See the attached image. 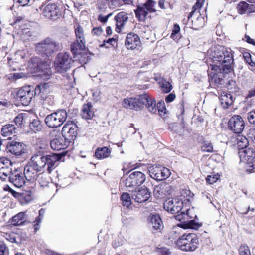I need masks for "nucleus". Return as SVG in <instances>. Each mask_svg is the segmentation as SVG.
<instances>
[{
  "instance_id": "9",
  "label": "nucleus",
  "mask_w": 255,
  "mask_h": 255,
  "mask_svg": "<svg viewBox=\"0 0 255 255\" xmlns=\"http://www.w3.org/2000/svg\"><path fill=\"white\" fill-rule=\"evenodd\" d=\"M146 180L145 175L140 171H134L126 179H122V183L127 188H133L142 184Z\"/></svg>"
},
{
  "instance_id": "10",
  "label": "nucleus",
  "mask_w": 255,
  "mask_h": 255,
  "mask_svg": "<svg viewBox=\"0 0 255 255\" xmlns=\"http://www.w3.org/2000/svg\"><path fill=\"white\" fill-rule=\"evenodd\" d=\"M156 2L152 0H147L142 5H138L134 12L136 16L140 21H144L147 18L148 13L156 11L154 7Z\"/></svg>"
},
{
  "instance_id": "4",
  "label": "nucleus",
  "mask_w": 255,
  "mask_h": 255,
  "mask_svg": "<svg viewBox=\"0 0 255 255\" xmlns=\"http://www.w3.org/2000/svg\"><path fill=\"white\" fill-rule=\"evenodd\" d=\"M163 206L166 211L172 214L179 213L180 212V214H178L176 216V218L178 220L185 219L186 216L189 217L190 219L194 218L193 216L190 215L192 210L186 209L185 210L186 212V214L184 213V211H181L183 203L181 199L179 198H168L165 201Z\"/></svg>"
},
{
  "instance_id": "7",
  "label": "nucleus",
  "mask_w": 255,
  "mask_h": 255,
  "mask_svg": "<svg viewBox=\"0 0 255 255\" xmlns=\"http://www.w3.org/2000/svg\"><path fill=\"white\" fill-rule=\"evenodd\" d=\"M74 62V60L69 53H60L54 61V67L57 72L63 73L69 70Z\"/></svg>"
},
{
  "instance_id": "47",
  "label": "nucleus",
  "mask_w": 255,
  "mask_h": 255,
  "mask_svg": "<svg viewBox=\"0 0 255 255\" xmlns=\"http://www.w3.org/2000/svg\"><path fill=\"white\" fill-rule=\"evenodd\" d=\"M201 150L203 152H212L213 146L209 141H204L201 146Z\"/></svg>"
},
{
  "instance_id": "39",
  "label": "nucleus",
  "mask_w": 255,
  "mask_h": 255,
  "mask_svg": "<svg viewBox=\"0 0 255 255\" xmlns=\"http://www.w3.org/2000/svg\"><path fill=\"white\" fill-rule=\"evenodd\" d=\"M237 144L239 148L243 150L245 149H247L249 141L245 136L239 135L237 138Z\"/></svg>"
},
{
  "instance_id": "1",
  "label": "nucleus",
  "mask_w": 255,
  "mask_h": 255,
  "mask_svg": "<svg viewBox=\"0 0 255 255\" xmlns=\"http://www.w3.org/2000/svg\"><path fill=\"white\" fill-rule=\"evenodd\" d=\"M213 64L211 69L217 73H228L232 71L233 56L232 50L223 46L216 45L210 49Z\"/></svg>"
},
{
  "instance_id": "41",
  "label": "nucleus",
  "mask_w": 255,
  "mask_h": 255,
  "mask_svg": "<svg viewBox=\"0 0 255 255\" xmlns=\"http://www.w3.org/2000/svg\"><path fill=\"white\" fill-rule=\"evenodd\" d=\"M216 72V73L211 72L209 74V75L211 77L209 79L210 81L217 85L222 84L223 79L222 78L219 77L217 74L218 73L217 72Z\"/></svg>"
},
{
  "instance_id": "52",
  "label": "nucleus",
  "mask_w": 255,
  "mask_h": 255,
  "mask_svg": "<svg viewBox=\"0 0 255 255\" xmlns=\"http://www.w3.org/2000/svg\"><path fill=\"white\" fill-rule=\"evenodd\" d=\"M187 224L186 228H191L194 229H197L199 228L201 225L198 223L196 222L194 220H191L189 221H187Z\"/></svg>"
},
{
  "instance_id": "45",
  "label": "nucleus",
  "mask_w": 255,
  "mask_h": 255,
  "mask_svg": "<svg viewBox=\"0 0 255 255\" xmlns=\"http://www.w3.org/2000/svg\"><path fill=\"white\" fill-rule=\"evenodd\" d=\"M239 255H251L248 246L246 244H241L238 249Z\"/></svg>"
},
{
  "instance_id": "15",
  "label": "nucleus",
  "mask_w": 255,
  "mask_h": 255,
  "mask_svg": "<svg viewBox=\"0 0 255 255\" xmlns=\"http://www.w3.org/2000/svg\"><path fill=\"white\" fill-rule=\"evenodd\" d=\"M228 127L233 132L240 133L244 129L245 122L241 116L235 115L230 118L228 122Z\"/></svg>"
},
{
  "instance_id": "43",
  "label": "nucleus",
  "mask_w": 255,
  "mask_h": 255,
  "mask_svg": "<svg viewBox=\"0 0 255 255\" xmlns=\"http://www.w3.org/2000/svg\"><path fill=\"white\" fill-rule=\"evenodd\" d=\"M180 31V28L179 25L177 24H175L170 37L174 40H178L180 37L179 34Z\"/></svg>"
},
{
  "instance_id": "38",
  "label": "nucleus",
  "mask_w": 255,
  "mask_h": 255,
  "mask_svg": "<svg viewBox=\"0 0 255 255\" xmlns=\"http://www.w3.org/2000/svg\"><path fill=\"white\" fill-rule=\"evenodd\" d=\"M45 213V210L43 208L39 211V216L35 218L33 222V225L35 232L37 231L40 228V224Z\"/></svg>"
},
{
  "instance_id": "61",
  "label": "nucleus",
  "mask_w": 255,
  "mask_h": 255,
  "mask_svg": "<svg viewBox=\"0 0 255 255\" xmlns=\"http://www.w3.org/2000/svg\"><path fill=\"white\" fill-rule=\"evenodd\" d=\"M34 92L35 95H39L40 93H43L41 86H40V84L36 85V87L35 88Z\"/></svg>"
},
{
  "instance_id": "13",
  "label": "nucleus",
  "mask_w": 255,
  "mask_h": 255,
  "mask_svg": "<svg viewBox=\"0 0 255 255\" xmlns=\"http://www.w3.org/2000/svg\"><path fill=\"white\" fill-rule=\"evenodd\" d=\"M34 88L31 86H24L16 92V99L23 106H27L30 103L34 95Z\"/></svg>"
},
{
  "instance_id": "62",
  "label": "nucleus",
  "mask_w": 255,
  "mask_h": 255,
  "mask_svg": "<svg viewBox=\"0 0 255 255\" xmlns=\"http://www.w3.org/2000/svg\"><path fill=\"white\" fill-rule=\"evenodd\" d=\"M14 1L18 3L22 6H26L29 2V0H14Z\"/></svg>"
},
{
  "instance_id": "19",
  "label": "nucleus",
  "mask_w": 255,
  "mask_h": 255,
  "mask_svg": "<svg viewBox=\"0 0 255 255\" xmlns=\"http://www.w3.org/2000/svg\"><path fill=\"white\" fill-rule=\"evenodd\" d=\"M40 174L41 173L34 168L29 162L24 167V175L25 179L28 181L33 182L37 180Z\"/></svg>"
},
{
  "instance_id": "30",
  "label": "nucleus",
  "mask_w": 255,
  "mask_h": 255,
  "mask_svg": "<svg viewBox=\"0 0 255 255\" xmlns=\"http://www.w3.org/2000/svg\"><path fill=\"white\" fill-rule=\"evenodd\" d=\"M115 19L116 21V28L120 30L127 22L128 17L125 12H121L115 17Z\"/></svg>"
},
{
  "instance_id": "35",
  "label": "nucleus",
  "mask_w": 255,
  "mask_h": 255,
  "mask_svg": "<svg viewBox=\"0 0 255 255\" xmlns=\"http://www.w3.org/2000/svg\"><path fill=\"white\" fill-rule=\"evenodd\" d=\"M27 211L20 212L12 217V224L14 226L22 225L26 220L25 214Z\"/></svg>"
},
{
  "instance_id": "12",
  "label": "nucleus",
  "mask_w": 255,
  "mask_h": 255,
  "mask_svg": "<svg viewBox=\"0 0 255 255\" xmlns=\"http://www.w3.org/2000/svg\"><path fill=\"white\" fill-rule=\"evenodd\" d=\"M61 5L50 2L43 8V15L52 20H56L62 16V10Z\"/></svg>"
},
{
  "instance_id": "40",
  "label": "nucleus",
  "mask_w": 255,
  "mask_h": 255,
  "mask_svg": "<svg viewBox=\"0 0 255 255\" xmlns=\"http://www.w3.org/2000/svg\"><path fill=\"white\" fill-rule=\"evenodd\" d=\"M39 184L41 187H47L49 183L50 179L46 174L43 173L40 174V176L37 178Z\"/></svg>"
},
{
  "instance_id": "3",
  "label": "nucleus",
  "mask_w": 255,
  "mask_h": 255,
  "mask_svg": "<svg viewBox=\"0 0 255 255\" xmlns=\"http://www.w3.org/2000/svg\"><path fill=\"white\" fill-rule=\"evenodd\" d=\"M61 48V44L58 41L49 37L40 41L35 45L37 53L45 58L52 56Z\"/></svg>"
},
{
  "instance_id": "53",
  "label": "nucleus",
  "mask_w": 255,
  "mask_h": 255,
  "mask_svg": "<svg viewBox=\"0 0 255 255\" xmlns=\"http://www.w3.org/2000/svg\"><path fill=\"white\" fill-rule=\"evenodd\" d=\"M247 119L250 123L255 124V109L252 110L247 114Z\"/></svg>"
},
{
  "instance_id": "6",
  "label": "nucleus",
  "mask_w": 255,
  "mask_h": 255,
  "mask_svg": "<svg viewBox=\"0 0 255 255\" xmlns=\"http://www.w3.org/2000/svg\"><path fill=\"white\" fill-rule=\"evenodd\" d=\"M67 117V113L65 109L58 110L47 115L45 119V123L48 127L54 128L61 126Z\"/></svg>"
},
{
  "instance_id": "57",
  "label": "nucleus",
  "mask_w": 255,
  "mask_h": 255,
  "mask_svg": "<svg viewBox=\"0 0 255 255\" xmlns=\"http://www.w3.org/2000/svg\"><path fill=\"white\" fill-rule=\"evenodd\" d=\"M175 95L173 93H170L165 97V101L166 103L172 102L175 98Z\"/></svg>"
},
{
  "instance_id": "17",
  "label": "nucleus",
  "mask_w": 255,
  "mask_h": 255,
  "mask_svg": "<svg viewBox=\"0 0 255 255\" xmlns=\"http://www.w3.org/2000/svg\"><path fill=\"white\" fill-rule=\"evenodd\" d=\"M6 149L12 154L19 156L24 153L25 145L22 142L13 140L7 142Z\"/></svg>"
},
{
  "instance_id": "29",
  "label": "nucleus",
  "mask_w": 255,
  "mask_h": 255,
  "mask_svg": "<svg viewBox=\"0 0 255 255\" xmlns=\"http://www.w3.org/2000/svg\"><path fill=\"white\" fill-rule=\"evenodd\" d=\"M85 42L81 40H77L73 42L71 45V51L75 56L81 53V51L85 48Z\"/></svg>"
},
{
  "instance_id": "37",
  "label": "nucleus",
  "mask_w": 255,
  "mask_h": 255,
  "mask_svg": "<svg viewBox=\"0 0 255 255\" xmlns=\"http://www.w3.org/2000/svg\"><path fill=\"white\" fill-rule=\"evenodd\" d=\"M153 107L154 108L155 111L154 112H150L151 113L155 114L157 111H158L160 115H162V114H165L166 109L165 107V104L163 101H159L156 104V101L154 99Z\"/></svg>"
},
{
  "instance_id": "55",
  "label": "nucleus",
  "mask_w": 255,
  "mask_h": 255,
  "mask_svg": "<svg viewBox=\"0 0 255 255\" xmlns=\"http://www.w3.org/2000/svg\"><path fill=\"white\" fill-rule=\"evenodd\" d=\"M10 102L7 100L0 101V109H4L5 107H8L10 106Z\"/></svg>"
},
{
  "instance_id": "16",
  "label": "nucleus",
  "mask_w": 255,
  "mask_h": 255,
  "mask_svg": "<svg viewBox=\"0 0 255 255\" xmlns=\"http://www.w3.org/2000/svg\"><path fill=\"white\" fill-rule=\"evenodd\" d=\"M12 163L10 160L5 157L0 158V178L5 180L11 174Z\"/></svg>"
},
{
  "instance_id": "48",
  "label": "nucleus",
  "mask_w": 255,
  "mask_h": 255,
  "mask_svg": "<svg viewBox=\"0 0 255 255\" xmlns=\"http://www.w3.org/2000/svg\"><path fill=\"white\" fill-rule=\"evenodd\" d=\"M26 114L21 113L19 114L14 119V122L15 124L18 127H22L23 123V120Z\"/></svg>"
},
{
  "instance_id": "51",
  "label": "nucleus",
  "mask_w": 255,
  "mask_h": 255,
  "mask_svg": "<svg viewBox=\"0 0 255 255\" xmlns=\"http://www.w3.org/2000/svg\"><path fill=\"white\" fill-rule=\"evenodd\" d=\"M243 57L246 62L251 67L255 66V63L253 62L251 58V55L249 53L246 52L243 54Z\"/></svg>"
},
{
  "instance_id": "49",
  "label": "nucleus",
  "mask_w": 255,
  "mask_h": 255,
  "mask_svg": "<svg viewBox=\"0 0 255 255\" xmlns=\"http://www.w3.org/2000/svg\"><path fill=\"white\" fill-rule=\"evenodd\" d=\"M161 87L162 91L166 93L170 92L172 88L171 83L167 81H164L162 83Z\"/></svg>"
},
{
  "instance_id": "60",
  "label": "nucleus",
  "mask_w": 255,
  "mask_h": 255,
  "mask_svg": "<svg viewBox=\"0 0 255 255\" xmlns=\"http://www.w3.org/2000/svg\"><path fill=\"white\" fill-rule=\"evenodd\" d=\"M255 96V86L253 88L250 90L246 96L247 98H251Z\"/></svg>"
},
{
  "instance_id": "14",
  "label": "nucleus",
  "mask_w": 255,
  "mask_h": 255,
  "mask_svg": "<svg viewBox=\"0 0 255 255\" xmlns=\"http://www.w3.org/2000/svg\"><path fill=\"white\" fill-rule=\"evenodd\" d=\"M78 127L72 121L67 122L63 127L62 134L69 143L75 140L77 135Z\"/></svg>"
},
{
  "instance_id": "32",
  "label": "nucleus",
  "mask_w": 255,
  "mask_h": 255,
  "mask_svg": "<svg viewBox=\"0 0 255 255\" xmlns=\"http://www.w3.org/2000/svg\"><path fill=\"white\" fill-rule=\"evenodd\" d=\"M94 115V113L91 104L88 103L83 105L81 112V115L83 118L91 119L93 118Z\"/></svg>"
},
{
  "instance_id": "2",
  "label": "nucleus",
  "mask_w": 255,
  "mask_h": 255,
  "mask_svg": "<svg viewBox=\"0 0 255 255\" xmlns=\"http://www.w3.org/2000/svg\"><path fill=\"white\" fill-rule=\"evenodd\" d=\"M61 158V156L57 154L46 155L36 154L31 157L29 162L41 173H43L47 166V171L50 173L54 168L56 162L59 161Z\"/></svg>"
},
{
  "instance_id": "63",
  "label": "nucleus",
  "mask_w": 255,
  "mask_h": 255,
  "mask_svg": "<svg viewBox=\"0 0 255 255\" xmlns=\"http://www.w3.org/2000/svg\"><path fill=\"white\" fill-rule=\"evenodd\" d=\"M40 85L41 86V88L43 90V93L48 92V91L49 90V89H48L49 85L48 83H42V84H40Z\"/></svg>"
},
{
  "instance_id": "8",
  "label": "nucleus",
  "mask_w": 255,
  "mask_h": 255,
  "mask_svg": "<svg viewBox=\"0 0 255 255\" xmlns=\"http://www.w3.org/2000/svg\"><path fill=\"white\" fill-rule=\"evenodd\" d=\"M241 162L246 164V171L255 172V152L254 149L248 148L239 152Z\"/></svg>"
},
{
  "instance_id": "56",
  "label": "nucleus",
  "mask_w": 255,
  "mask_h": 255,
  "mask_svg": "<svg viewBox=\"0 0 255 255\" xmlns=\"http://www.w3.org/2000/svg\"><path fill=\"white\" fill-rule=\"evenodd\" d=\"M243 40H245L247 43L250 44L255 46V41L254 39L250 38V37L247 35H245L244 36V37L243 38Z\"/></svg>"
},
{
  "instance_id": "64",
  "label": "nucleus",
  "mask_w": 255,
  "mask_h": 255,
  "mask_svg": "<svg viewBox=\"0 0 255 255\" xmlns=\"http://www.w3.org/2000/svg\"><path fill=\"white\" fill-rule=\"evenodd\" d=\"M45 104H48L50 106H52L54 104V101L52 100L50 97H47L45 98L44 100Z\"/></svg>"
},
{
  "instance_id": "58",
  "label": "nucleus",
  "mask_w": 255,
  "mask_h": 255,
  "mask_svg": "<svg viewBox=\"0 0 255 255\" xmlns=\"http://www.w3.org/2000/svg\"><path fill=\"white\" fill-rule=\"evenodd\" d=\"M103 32V29H102V28L101 27H95V28H94L92 30V33L94 34V35H100L102 32Z\"/></svg>"
},
{
  "instance_id": "50",
  "label": "nucleus",
  "mask_w": 255,
  "mask_h": 255,
  "mask_svg": "<svg viewBox=\"0 0 255 255\" xmlns=\"http://www.w3.org/2000/svg\"><path fill=\"white\" fill-rule=\"evenodd\" d=\"M219 178L218 174H212L207 176L206 180L207 183L209 184H213L216 182Z\"/></svg>"
},
{
  "instance_id": "42",
  "label": "nucleus",
  "mask_w": 255,
  "mask_h": 255,
  "mask_svg": "<svg viewBox=\"0 0 255 255\" xmlns=\"http://www.w3.org/2000/svg\"><path fill=\"white\" fill-rule=\"evenodd\" d=\"M121 199L124 206L128 207L131 205V198L128 193H123L121 197Z\"/></svg>"
},
{
  "instance_id": "21",
  "label": "nucleus",
  "mask_w": 255,
  "mask_h": 255,
  "mask_svg": "<svg viewBox=\"0 0 255 255\" xmlns=\"http://www.w3.org/2000/svg\"><path fill=\"white\" fill-rule=\"evenodd\" d=\"M150 197V192L147 188H140L132 193V199L138 203L147 201Z\"/></svg>"
},
{
  "instance_id": "5",
  "label": "nucleus",
  "mask_w": 255,
  "mask_h": 255,
  "mask_svg": "<svg viewBox=\"0 0 255 255\" xmlns=\"http://www.w3.org/2000/svg\"><path fill=\"white\" fill-rule=\"evenodd\" d=\"M198 238L194 233L184 234L176 241L178 248L185 252L195 251L198 248Z\"/></svg>"
},
{
  "instance_id": "25",
  "label": "nucleus",
  "mask_w": 255,
  "mask_h": 255,
  "mask_svg": "<svg viewBox=\"0 0 255 255\" xmlns=\"http://www.w3.org/2000/svg\"><path fill=\"white\" fill-rule=\"evenodd\" d=\"M70 143L64 138L57 137L54 138L50 142L51 148L54 150H61L66 148Z\"/></svg>"
},
{
  "instance_id": "24",
  "label": "nucleus",
  "mask_w": 255,
  "mask_h": 255,
  "mask_svg": "<svg viewBox=\"0 0 255 255\" xmlns=\"http://www.w3.org/2000/svg\"><path fill=\"white\" fill-rule=\"evenodd\" d=\"M149 226L153 231H160L163 227V222L158 214L150 215L148 218Z\"/></svg>"
},
{
  "instance_id": "23",
  "label": "nucleus",
  "mask_w": 255,
  "mask_h": 255,
  "mask_svg": "<svg viewBox=\"0 0 255 255\" xmlns=\"http://www.w3.org/2000/svg\"><path fill=\"white\" fill-rule=\"evenodd\" d=\"M141 44L139 36L134 33H128L126 37L125 45L128 49H134Z\"/></svg>"
},
{
  "instance_id": "33",
  "label": "nucleus",
  "mask_w": 255,
  "mask_h": 255,
  "mask_svg": "<svg viewBox=\"0 0 255 255\" xmlns=\"http://www.w3.org/2000/svg\"><path fill=\"white\" fill-rule=\"evenodd\" d=\"M205 2L204 0H198L196 2L195 5L192 8V11L189 13V16H188V19L192 18V16L194 15H196V16L197 17V18L198 19L203 20V18L201 17H200V10L199 9L201 8L202 5H203Z\"/></svg>"
},
{
  "instance_id": "20",
  "label": "nucleus",
  "mask_w": 255,
  "mask_h": 255,
  "mask_svg": "<svg viewBox=\"0 0 255 255\" xmlns=\"http://www.w3.org/2000/svg\"><path fill=\"white\" fill-rule=\"evenodd\" d=\"M28 60V59L25 52L22 51H18L15 53L13 59L8 58V64L13 70H16L18 68V67L15 65V64H22Z\"/></svg>"
},
{
  "instance_id": "46",
  "label": "nucleus",
  "mask_w": 255,
  "mask_h": 255,
  "mask_svg": "<svg viewBox=\"0 0 255 255\" xmlns=\"http://www.w3.org/2000/svg\"><path fill=\"white\" fill-rule=\"evenodd\" d=\"M110 9H116L123 5L120 0H106Z\"/></svg>"
},
{
  "instance_id": "28",
  "label": "nucleus",
  "mask_w": 255,
  "mask_h": 255,
  "mask_svg": "<svg viewBox=\"0 0 255 255\" xmlns=\"http://www.w3.org/2000/svg\"><path fill=\"white\" fill-rule=\"evenodd\" d=\"M254 7H255V5H249L246 2L242 1L240 2L238 4L237 6V9L239 13L243 14L246 13L255 12V9Z\"/></svg>"
},
{
  "instance_id": "34",
  "label": "nucleus",
  "mask_w": 255,
  "mask_h": 255,
  "mask_svg": "<svg viewBox=\"0 0 255 255\" xmlns=\"http://www.w3.org/2000/svg\"><path fill=\"white\" fill-rule=\"evenodd\" d=\"M111 150L107 147L98 148L95 151V156L98 159H104L108 157Z\"/></svg>"
},
{
  "instance_id": "59",
  "label": "nucleus",
  "mask_w": 255,
  "mask_h": 255,
  "mask_svg": "<svg viewBox=\"0 0 255 255\" xmlns=\"http://www.w3.org/2000/svg\"><path fill=\"white\" fill-rule=\"evenodd\" d=\"M112 15V13H110L106 16H103L102 15H100L98 16V20L102 23H105L107 22L108 18Z\"/></svg>"
},
{
  "instance_id": "26",
  "label": "nucleus",
  "mask_w": 255,
  "mask_h": 255,
  "mask_svg": "<svg viewBox=\"0 0 255 255\" xmlns=\"http://www.w3.org/2000/svg\"><path fill=\"white\" fill-rule=\"evenodd\" d=\"M137 101L136 97L125 98L122 101V105L126 108L139 110V106L137 104Z\"/></svg>"
},
{
  "instance_id": "31",
  "label": "nucleus",
  "mask_w": 255,
  "mask_h": 255,
  "mask_svg": "<svg viewBox=\"0 0 255 255\" xmlns=\"http://www.w3.org/2000/svg\"><path fill=\"white\" fill-rule=\"evenodd\" d=\"M16 128L13 124H6L1 129V134L3 136L10 139V136L16 133Z\"/></svg>"
},
{
  "instance_id": "11",
  "label": "nucleus",
  "mask_w": 255,
  "mask_h": 255,
  "mask_svg": "<svg viewBox=\"0 0 255 255\" xmlns=\"http://www.w3.org/2000/svg\"><path fill=\"white\" fill-rule=\"evenodd\" d=\"M150 177L156 180H163L168 178L171 172L170 170L160 165H153L148 167V169Z\"/></svg>"
},
{
  "instance_id": "54",
  "label": "nucleus",
  "mask_w": 255,
  "mask_h": 255,
  "mask_svg": "<svg viewBox=\"0 0 255 255\" xmlns=\"http://www.w3.org/2000/svg\"><path fill=\"white\" fill-rule=\"evenodd\" d=\"M26 77V74L23 72L14 73L11 76V78L16 80L17 79L25 78Z\"/></svg>"
},
{
  "instance_id": "18",
  "label": "nucleus",
  "mask_w": 255,
  "mask_h": 255,
  "mask_svg": "<svg viewBox=\"0 0 255 255\" xmlns=\"http://www.w3.org/2000/svg\"><path fill=\"white\" fill-rule=\"evenodd\" d=\"M137 99V104L139 106V110H141L143 105H145L150 112H154L155 110L153 107L154 98L148 94L139 95Z\"/></svg>"
},
{
  "instance_id": "22",
  "label": "nucleus",
  "mask_w": 255,
  "mask_h": 255,
  "mask_svg": "<svg viewBox=\"0 0 255 255\" xmlns=\"http://www.w3.org/2000/svg\"><path fill=\"white\" fill-rule=\"evenodd\" d=\"M8 178L9 181L17 188L22 187L25 183L24 173L17 170L11 173Z\"/></svg>"
},
{
  "instance_id": "36",
  "label": "nucleus",
  "mask_w": 255,
  "mask_h": 255,
  "mask_svg": "<svg viewBox=\"0 0 255 255\" xmlns=\"http://www.w3.org/2000/svg\"><path fill=\"white\" fill-rule=\"evenodd\" d=\"M29 128L32 132L37 133L42 129L43 126L38 119H35L30 122Z\"/></svg>"
},
{
  "instance_id": "44",
  "label": "nucleus",
  "mask_w": 255,
  "mask_h": 255,
  "mask_svg": "<svg viewBox=\"0 0 255 255\" xmlns=\"http://www.w3.org/2000/svg\"><path fill=\"white\" fill-rule=\"evenodd\" d=\"M83 32L84 31L83 28L80 25H78L75 30L77 40H79L80 41L81 40L83 42H86L84 38Z\"/></svg>"
},
{
  "instance_id": "27",
  "label": "nucleus",
  "mask_w": 255,
  "mask_h": 255,
  "mask_svg": "<svg viewBox=\"0 0 255 255\" xmlns=\"http://www.w3.org/2000/svg\"><path fill=\"white\" fill-rule=\"evenodd\" d=\"M219 100L221 105L224 108H227L233 102L232 95L226 92H222L221 93Z\"/></svg>"
}]
</instances>
